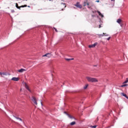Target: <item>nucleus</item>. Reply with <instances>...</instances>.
I'll use <instances>...</instances> for the list:
<instances>
[{
    "instance_id": "nucleus-19",
    "label": "nucleus",
    "mask_w": 128,
    "mask_h": 128,
    "mask_svg": "<svg viewBox=\"0 0 128 128\" xmlns=\"http://www.w3.org/2000/svg\"><path fill=\"white\" fill-rule=\"evenodd\" d=\"M108 36V34L107 35H104V33H103L102 34H100L99 35V36Z\"/></svg>"
},
{
    "instance_id": "nucleus-13",
    "label": "nucleus",
    "mask_w": 128,
    "mask_h": 128,
    "mask_svg": "<svg viewBox=\"0 0 128 128\" xmlns=\"http://www.w3.org/2000/svg\"><path fill=\"white\" fill-rule=\"evenodd\" d=\"M117 22L119 24H122V20H120V18H118L117 20Z\"/></svg>"
},
{
    "instance_id": "nucleus-6",
    "label": "nucleus",
    "mask_w": 128,
    "mask_h": 128,
    "mask_svg": "<svg viewBox=\"0 0 128 128\" xmlns=\"http://www.w3.org/2000/svg\"><path fill=\"white\" fill-rule=\"evenodd\" d=\"M25 88L28 90V92H32V90H30V88H28V84H25Z\"/></svg>"
},
{
    "instance_id": "nucleus-18",
    "label": "nucleus",
    "mask_w": 128,
    "mask_h": 128,
    "mask_svg": "<svg viewBox=\"0 0 128 128\" xmlns=\"http://www.w3.org/2000/svg\"><path fill=\"white\" fill-rule=\"evenodd\" d=\"M74 124H76V122H74V121L70 123V126H74Z\"/></svg>"
},
{
    "instance_id": "nucleus-31",
    "label": "nucleus",
    "mask_w": 128,
    "mask_h": 128,
    "mask_svg": "<svg viewBox=\"0 0 128 128\" xmlns=\"http://www.w3.org/2000/svg\"><path fill=\"white\" fill-rule=\"evenodd\" d=\"M64 114H66V115L68 114L66 113V112H64Z\"/></svg>"
},
{
    "instance_id": "nucleus-20",
    "label": "nucleus",
    "mask_w": 128,
    "mask_h": 128,
    "mask_svg": "<svg viewBox=\"0 0 128 128\" xmlns=\"http://www.w3.org/2000/svg\"><path fill=\"white\" fill-rule=\"evenodd\" d=\"M90 4L88 2H84V6H88Z\"/></svg>"
},
{
    "instance_id": "nucleus-30",
    "label": "nucleus",
    "mask_w": 128,
    "mask_h": 128,
    "mask_svg": "<svg viewBox=\"0 0 128 128\" xmlns=\"http://www.w3.org/2000/svg\"><path fill=\"white\" fill-rule=\"evenodd\" d=\"M102 25H100V24L99 25V28H102V26H101Z\"/></svg>"
},
{
    "instance_id": "nucleus-16",
    "label": "nucleus",
    "mask_w": 128,
    "mask_h": 128,
    "mask_svg": "<svg viewBox=\"0 0 128 128\" xmlns=\"http://www.w3.org/2000/svg\"><path fill=\"white\" fill-rule=\"evenodd\" d=\"M67 116H68V118H74V116H70V114H67Z\"/></svg>"
},
{
    "instance_id": "nucleus-22",
    "label": "nucleus",
    "mask_w": 128,
    "mask_h": 128,
    "mask_svg": "<svg viewBox=\"0 0 128 128\" xmlns=\"http://www.w3.org/2000/svg\"><path fill=\"white\" fill-rule=\"evenodd\" d=\"M128 78H126V80L124 82V84H128Z\"/></svg>"
},
{
    "instance_id": "nucleus-33",
    "label": "nucleus",
    "mask_w": 128,
    "mask_h": 128,
    "mask_svg": "<svg viewBox=\"0 0 128 128\" xmlns=\"http://www.w3.org/2000/svg\"><path fill=\"white\" fill-rule=\"evenodd\" d=\"M116 0H111V2H114Z\"/></svg>"
},
{
    "instance_id": "nucleus-10",
    "label": "nucleus",
    "mask_w": 128,
    "mask_h": 128,
    "mask_svg": "<svg viewBox=\"0 0 128 128\" xmlns=\"http://www.w3.org/2000/svg\"><path fill=\"white\" fill-rule=\"evenodd\" d=\"M18 72H26V70L24 68H21L18 70Z\"/></svg>"
},
{
    "instance_id": "nucleus-17",
    "label": "nucleus",
    "mask_w": 128,
    "mask_h": 128,
    "mask_svg": "<svg viewBox=\"0 0 128 128\" xmlns=\"http://www.w3.org/2000/svg\"><path fill=\"white\" fill-rule=\"evenodd\" d=\"M88 84H86L84 86V90H86L88 88Z\"/></svg>"
},
{
    "instance_id": "nucleus-25",
    "label": "nucleus",
    "mask_w": 128,
    "mask_h": 128,
    "mask_svg": "<svg viewBox=\"0 0 128 128\" xmlns=\"http://www.w3.org/2000/svg\"><path fill=\"white\" fill-rule=\"evenodd\" d=\"M26 5L22 6H20V8H26Z\"/></svg>"
},
{
    "instance_id": "nucleus-5",
    "label": "nucleus",
    "mask_w": 128,
    "mask_h": 128,
    "mask_svg": "<svg viewBox=\"0 0 128 128\" xmlns=\"http://www.w3.org/2000/svg\"><path fill=\"white\" fill-rule=\"evenodd\" d=\"M12 80H14V82H18L20 80V78L14 77L11 79Z\"/></svg>"
},
{
    "instance_id": "nucleus-11",
    "label": "nucleus",
    "mask_w": 128,
    "mask_h": 128,
    "mask_svg": "<svg viewBox=\"0 0 128 128\" xmlns=\"http://www.w3.org/2000/svg\"><path fill=\"white\" fill-rule=\"evenodd\" d=\"M14 117L16 118V120H20V122H22V120L18 117L16 116H14Z\"/></svg>"
},
{
    "instance_id": "nucleus-9",
    "label": "nucleus",
    "mask_w": 128,
    "mask_h": 128,
    "mask_svg": "<svg viewBox=\"0 0 128 128\" xmlns=\"http://www.w3.org/2000/svg\"><path fill=\"white\" fill-rule=\"evenodd\" d=\"M128 84H126V83H124V82L122 83V84L120 86V88H124V86H128Z\"/></svg>"
},
{
    "instance_id": "nucleus-7",
    "label": "nucleus",
    "mask_w": 128,
    "mask_h": 128,
    "mask_svg": "<svg viewBox=\"0 0 128 128\" xmlns=\"http://www.w3.org/2000/svg\"><path fill=\"white\" fill-rule=\"evenodd\" d=\"M42 56H48V58H50V56H52V54L48 53L44 55H43Z\"/></svg>"
},
{
    "instance_id": "nucleus-4",
    "label": "nucleus",
    "mask_w": 128,
    "mask_h": 128,
    "mask_svg": "<svg viewBox=\"0 0 128 128\" xmlns=\"http://www.w3.org/2000/svg\"><path fill=\"white\" fill-rule=\"evenodd\" d=\"M98 44V42H95L94 44H92V45H89L88 48H96V46Z\"/></svg>"
},
{
    "instance_id": "nucleus-27",
    "label": "nucleus",
    "mask_w": 128,
    "mask_h": 128,
    "mask_svg": "<svg viewBox=\"0 0 128 128\" xmlns=\"http://www.w3.org/2000/svg\"><path fill=\"white\" fill-rule=\"evenodd\" d=\"M11 12H12V14H14V10H11Z\"/></svg>"
},
{
    "instance_id": "nucleus-1",
    "label": "nucleus",
    "mask_w": 128,
    "mask_h": 128,
    "mask_svg": "<svg viewBox=\"0 0 128 128\" xmlns=\"http://www.w3.org/2000/svg\"><path fill=\"white\" fill-rule=\"evenodd\" d=\"M86 78L90 82H98L96 78L87 76Z\"/></svg>"
},
{
    "instance_id": "nucleus-3",
    "label": "nucleus",
    "mask_w": 128,
    "mask_h": 128,
    "mask_svg": "<svg viewBox=\"0 0 128 128\" xmlns=\"http://www.w3.org/2000/svg\"><path fill=\"white\" fill-rule=\"evenodd\" d=\"M74 6H76V8H82V6L78 2H77Z\"/></svg>"
},
{
    "instance_id": "nucleus-32",
    "label": "nucleus",
    "mask_w": 128,
    "mask_h": 128,
    "mask_svg": "<svg viewBox=\"0 0 128 128\" xmlns=\"http://www.w3.org/2000/svg\"><path fill=\"white\" fill-rule=\"evenodd\" d=\"M96 2H100V1L98 0H96Z\"/></svg>"
},
{
    "instance_id": "nucleus-34",
    "label": "nucleus",
    "mask_w": 128,
    "mask_h": 128,
    "mask_svg": "<svg viewBox=\"0 0 128 128\" xmlns=\"http://www.w3.org/2000/svg\"><path fill=\"white\" fill-rule=\"evenodd\" d=\"M94 66H98V65H94Z\"/></svg>"
},
{
    "instance_id": "nucleus-21",
    "label": "nucleus",
    "mask_w": 128,
    "mask_h": 128,
    "mask_svg": "<svg viewBox=\"0 0 128 128\" xmlns=\"http://www.w3.org/2000/svg\"><path fill=\"white\" fill-rule=\"evenodd\" d=\"M66 60H73L74 58H65Z\"/></svg>"
},
{
    "instance_id": "nucleus-35",
    "label": "nucleus",
    "mask_w": 128,
    "mask_h": 128,
    "mask_svg": "<svg viewBox=\"0 0 128 128\" xmlns=\"http://www.w3.org/2000/svg\"><path fill=\"white\" fill-rule=\"evenodd\" d=\"M62 10H64V9H62Z\"/></svg>"
},
{
    "instance_id": "nucleus-14",
    "label": "nucleus",
    "mask_w": 128,
    "mask_h": 128,
    "mask_svg": "<svg viewBox=\"0 0 128 128\" xmlns=\"http://www.w3.org/2000/svg\"><path fill=\"white\" fill-rule=\"evenodd\" d=\"M16 8H18V10H20V6H18V3L16 4Z\"/></svg>"
},
{
    "instance_id": "nucleus-28",
    "label": "nucleus",
    "mask_w": 128,
    "mask_h": 128,
    "mask_svg": "<svg viewBox=\"0 0 128 128\" xmlns=\"http://www.w3.org/2000/svg\"><path fill=\"white\" fill-rule=\"evenodd\" d=\"M107 40H110V37H108V38H106Z\"/></svg>"
},
{
    "instance_id": "nucleus-29",
    "label": "nucleus",
    "mask_w": 128,
    "mask_h": 128,
    "mask_svg": "<svg viewBox=\"0 0 128 128\" xmlns=\"http://www.w3.org/2000/svg\"><path fill=\"white\" fill-rule=\"evenodd\" d=\"M41 106H42V100H41L40 102Z\"/></svg>"
},
{
    "instance_id": "nucleus-36",
    "label": "nucleus",
    "mask_w": 128,
    "mask_h": 128,
    "mask_svg": "<svg viewBox=\"0 0 128 128\" xmlns=\"http://www.w3.org/2000/svg\"><path fill=\"white\" fill-rule=\"evenodd\" d=\"M28 8H30V6H28Z\"/></svg>"
},
{
    "instance_id": "nucleus-8",
    "label": "nucleus",
    "mask_w": 128,
    "mask_h": 128,
    "mask_svg": "<svg viewBox=\"0 0 128 128\" xmlns=\"http://www.w3.org/2000/svg\"><path fill=\"white\" fill-rule=\"evenodd\" d=\"M0 76H8V73L6 72H0Z\"/></svg>"
},
{
    "instance_id": "nucleus-26",
    "label": "nucleus",
    "mask_w": 128,
    "mask_h": 128,
    "mask_svg": "<svg viewBox=\"0 0 128 128\" xmlns=\"http://www.w3.org/2000/svg\"><path fill=\"white\" fill-rule=\"evenodd\" d=\"M54 28L55 30V32H58V30H56V28Z\"/></svg>"
},
{
    "instance_id": "nucleus-24",
    "label": "nucleus",
    "mask_w": 128,
    "mask_h": 128,
    "mask_svg": "<svg viewBox=\"0 0 128 128\" xmlns=\"http://www.w3.org/2000/svg\"><path fill=\"white\" fill-rule=\"evenodd\" d=\"M62 4H64V8H66V4H64V3H62Z\"/></svg>"
},
{
    "instance_id": "nucleus-2",
    "label": "nucleus",
    "mask_w": 128,
    "mask_h": 128,
    "mask_svg": "<svg viewBox=\"0 0 128 128\" xmlns=\"http://www.w3.org/2000/svg\"><path fill=\"white\" fill-rule=\"evenodd\" d=\"M32 100L34 102V104H36V106H38V102H36V98L34 96L32 97Z\"/></svg>"
},
{
    "instance_id": "nucleus-15",
    "label": "nucleus",
    "mask_w": 128,
    "mask_h": 128,
    "mask_svg": "<svg viewBox=\"0 0 128 128\" xmlns=\"http://www.w3.org/2000/svg\"><path fill=\"white\" fill-rule=\"evenodd\" d=\"M122 96H124V98H128V96H126V94H124V92L122 93Z\"/></svg>"
},
{
    "instance_id": "nucleus-23",
    "label": "nucleus",
    "mask_w": 128,
    "mask_h": 128,
    "mask_svg": "<svg viewBox=\"0 0 128 128\" xmlns=\"http://www.w3.org/2000/svg\"><path fill=\"white\" fill-rule=\"evenodd\" d=\"M90 128H96V125H94V126H90Z\"/></svg>"
},
{
    "instance_id": "nucleus-12",
    "label": "nucleus",
    "mask_w": 128,
    "mask_h": 128,
    "mask_svg": "<svg viewBox=\"0 0 128 128\" xmlns=\"http://www.w3.org/2000/svg\"><path fill=\"white\" fill-rule=\"evenodd\" d=\"M97 12L99 16H100L101 18H104V16L102 15V13L100 12V11H97Z\"/></svg>"
}]
</instances>
